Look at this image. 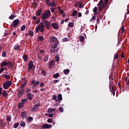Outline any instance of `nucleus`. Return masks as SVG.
<instances>
[{
	"label": "nucleus",
	"instance_id": "1",
	"mask_svg": "<svg viewBox=\"0 0 129 129\" xmlns=\"http://www.w3.org/2000/svg\"><path fill=\"white\" fill-rule=\"evenodd\" d=\"M50 41L52 43L51 46L53 48H57L58 45H59V40H58V38H57L55 36H51L50 37Z\"/></svg>",
	"mask_w": 129,
	"mask_h": 129
},
{
	"label": "nucleus",
	"instance_id": "2",
	"mask_svg": "<svg viewBox=\"0 0 129 129\" xmlns=\"http://www.w3.org/2000/svg\"><path fill=\"white\" fill-rule=\"evenodd\" d=\"M45 26H44V23L41 22L38 27L35 28V31L36 33H39V31L41 33H43L45 31Z\"/></svg>",
	"mask_w": 129,
	"mask_h": 129
},
{
	"label": "nucleus",
	"instance_id": "3",
	"mask_svg": "<svg viewBox=\"0 0 129 129\" xmlns=\"http://www.w3.org/2000/svg\"><path fill=\"white\" fill-rule=\"evenodd\" d=\"M50 17H51V11L50 10H47L41 15L42 20H47Z\"/></svg>",
	"mask_w": 129,
	"mask_h": 129
},
{
	"label": "nucleus",
	"instance_id": "4",
	"mask_svg": "<svg viewBox=\"0 0 129 129\" xmlns=\"http://www.w3.org/2000/svg\"><path fill=\"white\" fill-rule=\"evenodd\" d=\"M42 22L44 23V26L46 28L47 30H49L51 27V23H50V22L43 19H42Z\"/></svg>",
	"mask_w": 129,
	"mask_h": 129
},
{
	"label": "nucleus",
	"instance_id": "5",
	"mask_svg": "<svg viewBox=\"0 0 129 129\" xmlns=\"http://www.w3.org/2000/svg\"><path fill=\"white\" fill-rule=\"evenodd\" d=\"M12 82L10 81H7L5 82L3 84V88L5 89H8V88H9V87L12 85Z\"/></svg>",
	"mask_w": 129,
	"mask_h": 129
},
{
	"label": "nucleus",
	"instance_id": "6",
	"mask_svg": "<svg viewBox=\"0 0 129 129\" xmlns=\"http://www.w3.org/2000/svg\"><path fill=\"white\" fill-rule=\"evenodd\" d=\"M102 3H103V0H100L98 4V6H99V13H100V12H101V10H102L103 9V8H105V6H104L102 5Z\"/></svg>",
	"mask_w": 129,
	"mask_h": 129
},
{
	"label": "nucleus",
	"instance_id": "7",
	"mask_svg": "<svg viewBox=\"0 0 129 129\" xmlns=\"http://www.w3.org/2000/svg\"><path fill=\"white\" fill-rule=\"evenodd\" d=\"M20 24V20L19 19H15L13 22V28H16L18 27V25Z\"/></svg>",
	"mask_w": 129,
	"mask_h": 129
},
{
	"label": "nucleus",
	"instance_id": "8",
	"mask_svg": "<svg viewBox=\"0 0 129 129\" xmlns=\"http://www.w3.org/2000/svg\"><path fill=\"white\" fill-rule=\"evenodd\" d=\"M33 67H34V62H33V60H30L28 63V71L32 70L33 69Z\"/></svg>",
	"mask_w": 129,
	"mask_h": 129
},
{
	"label": "nucleus",
	"instance_id": "9",
	"mask_svg": "<svg viewBox=\"0 0 129 129\" xmlns=\"http://www.w3.org/2000/svg\"><path fill=\"white\" fill-rule=\"evenodd\" d=\"M31 83V84H34V87H37V86L40 84V81H37L36 82L35 80H32Z\"/></svg>",
	"mask_w": 129,
	"mask_h": 129
},
{
	"label": "nucleus",
	"instance_id": "10",
	"mask_svg": "<svg viewBox=\"0 0 129 129\" xmlns=\"http://www.w3.org/2000/svg\"><path fill=\"white\" fill-rule=\"evenodd\" d=\"M62 99H63V98L62 97V94H59L57 95V99L56 100V102H59V103H60Z\"/></svg>",
	"mask_w": 129,
	"mask_h": 129
},
{
	"label": "nucleus",
	"instance_id": "11",
	"mask_svg": "<svg viewBox=\"0 0 129 129\" xmlns=\"http://www.w3.org/2000/svg\"><path fill=\"white\" fill-rule=\"evenodd\" d=\"M39 106H40V105H39V104L35 105L34 106V107L31 108V111H36V110H38V109H39Z\"/></svg>",
	"mask_w": 129,
	"mask_h": 129
},
{
	"label": "nucleus",
	"instance_id": "12",
	"mask_svg": "<svg viewBox=\"0 0 129 129\" xmlns=\"http://www.w3.org/2000/svg\"><path fill=\"white\" fill-rule=\"evenodd\" d=\"M52 127L51 124H44L42 126V128H51Z\"/></svg>",
	"mask_w": 129,
	"mask_h": 129
},
{
	"label": "nucleus",
	"instance_id": "13",
	"mask_svg": "<svg viewBox=\"0 0 129 129\" xmlns=\"http://www.w3.org/2000/svg\"><path fill=\"white\" fill-rule=\"evenodd\" d=\"M51 27L54 29V30H56L59 28V26H58V24L56 23H52L51 24Z\"/></svg>",
	"mask_w": 129,
	"mask_h": 129
},
{
	"label": "nucleus",
	"instance_id": "14",
	"mask_svg": "<svg viewBox=\"0 0 129 129\" xmlns=\"http://www.w3.org/2000/svg\"><path fill=\"white\" fill-rule=\"evenodd\" d=\"M21 49V45H19V44H16L14 46V49L15 50V51H18Z\"/></svg>",
	"mask_w": 129,
	"mask_h": 129
},
{
	"label": "nucleus",
	"instance_id": "15",
	"mask_svg": "<svg viewBox=\"0 0 129 129\" xmlns=\"http://www.w3.org/2000/svg\"><path fill=\"white\" fill-rule=\"evenodd\" d=\"M56 48L57 47H53L52 45H51V48L49 49V51L50 52V53H55L56 52Z\"/></svg>",
	"mask_w": 129,
	"mask_h": 129
},
{
	"label": "nucleus",
	"instance_id": "16",
	"mask_svg": "<svg viewBox=\"0 0 129 129\" xmlns=\"http://www.w3.org/2000/svg\"><path fill=\"white\" fill-rule=\"evenodd\" d=\"M24 92H25V91H24V90L23 89L20 90L18 92V96L19 97H21V96L23 95V94L24 93Z\"/></svg>",
	"mask_w": 129,
	"mask_h": 129
},
{
	"label": "nucleus",
	"instance_id": "17",
	"mask_svg": "<svg viewBox=\"0 0 129 129\" xmlns=\"http://www.w3.org/2000/svg\"><path fill=\"white\" fill-rule=\"evenodd\" d=\"M36 16L38 17H40L41 16V14H42V9H40L36 12Z\"/></svg>",
	"mask_w": 129,
	"mask_h": 129
},
{
	"label": "nucleus",
	"instance_id": "18",
	"mask_svg": "<svg viewBox=\"0 0 129 129\" xmlns=\"http://www.w3.org/2000/svg\"><path fill=\"white\" fill-rule=\"evenodd\" d=\"M3 96L4 97H8L9 96V94L7 92V90H4L3 91Z\"/></svg>",
	"mask_w": 129,
	"mask_h": 129
},
{
	"label": "nucleus",
	"instance_id": "19",
	"mask_svg": "<svg viewBox=\"0 0 129 129\" xmlns=\"http://www.w3.org/2000/svg\"><path fill=\"white\" fill-rule=\"evenodd\" d=\"M57 6V4L55 3V0H52L51 3H50V6L52 8H54V7H56Z\"/></svg>",
	"mask_w": 129,
	"mask_h": 129
},
{
	"label": "nucleus",
	"instance_id": "20",
	"mask_svg": "<svg viewBox=\"0 0 129 129\" xmlns=\"http://www.w3.org/2000/svg\"><path fill=\"white\" fill-rule=\"evenodd\" d=\"M55 110H56V109H54L53 108H49L47 110V112H48V113H52V112H53V111H55Z\"/></svg>",
	"mask_w": 129,
	"mask_h": 129
},
{
	"label": "nucleus",
	"instance_id": "21",
	"mask_svg": "<svg viewBox=\"0 0 129 129\" xmlns=\"http://www.w3.org/2000/svg\"><path fill=\"white\" fill-rule=\"evenodd\" d=\"M70 72V70L69 69H66L63 70V73L65 75H68Z\"/></svg>",
	"mask_w": 129,
	"mask_h": 129
},
{
	"label": "nucleus",
	"instance_id": "22",
	"mask_svg": "<svg viewBox=\"0 0 129 129\" xmlns=\"http://www.w3.org/2000/svg\"><path fill=\"white\" fill-rule=\"evenodd\" d=\"M23 60L25 61V62H27V61H28V56H27V55L26 54H24L23 55V57H22Z\"/></svg>",
	"mask_w": 129,
	"mask_h": 129
},
{
	"label": "nucleus",
	"instance_id": "23",
	"mask_svg": "<svg viewBox=\"0 0 129 129\" xmlns=\"http://www.w3.org/2000/svg\"><path fill=\"white\" fill-rule=\"evenodd\" d=\"M27 98L29 100H32L33 98H32V93H28L27 94Z\"/></svg>",
	"mask_w": 129,
	"mask_h": 129
},
{
	"label": "nucleus",
	"instance_id": "24",
	"mask_svg": "<svg viewBox=\"0 0 129 129\" xmlns=\"http://www.w3.org/2000/svg\"><path fill=\"white\" fill-rule=\"evenodd\" d=\"M0 125L1 126H5L6 125V122H4V120L0 119Z\"/></svg>",
	"mask_w": 129,
	"mask_h": 129
},
{
	"label": "nucleus",
	"instance_id": "25",
	"mask_svg": "<svg viewBox=\"0 0 129 129\" xmlns=\"http://www.w3.org/2000/svg\"><path fill=\"white\" fill-rule=\"evenodd\" d=\"M53 66H54V61L53 60H51L49 63V68H52V67Z\"/></svg>",
	"mask_w": 129,
	"mask_h": 129
},
{
	"label": "nucleus",
	"instance_id": "26",
	"mask_svg": "<svg viewBox=\"0 0 129 129\" xmlns=\"http://www.w3.org/2000/svg\"><path fill=\"white\" fill-rule=\"evenodd\" d=\"M24 106V103H22V102H20L18 104V108L19 109L22 108Z\"/></svg>",
	"mask_w": 129,
	"mask_h": 129
},
{
	"label": "nucleus",
	"instance_id": "27",
	"mask_svg": "<svg viewBox=\"0 0 129 129\" xmlns=\"http://www.w3.org/2000/svg\"><path fill=\"white\" fill-rule=\"evenodd\" d=\"M7 120L8 121H9V122H10V121H11V120H12V116L7 115Z\"/></svg>",
	"mask_w": 129,
	"mask_h": 129
},
{
	"label": "nucleus",
	"instance_id": "28",
	"mask_svg": "<svg viewBox=\"0 0 129 129\" xmlns=\"http://www.w3.org/2000/svg\"><path fill=\"white\" fill-rule=\"evenodd\" d=\"M21 117L22 118H25L26 117V112L24 111L21 113Z\"/></svg>",
	"mask_w": 129,
	"mask_h": 129
},
{
	"label": "nucleus",
	"instance_id": "29",
	"mask_svg": "<svg viewBox=\"0 0 129 129\" xmlns=\"http://www.w3.org/2000/svg\"><path fill=\"white\" fill-rule=\"evenodd\" d=\"M59 76H60V74L59 73H56L54 75H53L52 76V77L53 78H58V77H59Z\"/></svg>",
	"mask_w": 129,
	"mask_h": 129
},
{
	"label": "nucleus",
	"instance_id": "30",
	"mask_svg": "<svg viewBox=\"0 0 129 129\" xmlns=\"http://www.w3.org/2000/svg\"><path fill=\"white\" fill-rule=\"evenodd\" d=\"M48 59H49V56L46 54L43 58L44 62H47V61H48Z\"/></svg>",
	"mask_w": 129,
	"mask_h": 129
},
{
	"label": "nucleus",
	"instance_id": "31",
	"mask_svg": "<svg viewBox=\"0 0 129 129\" xmlns=\"http://www.w3.org/2000/svg\"><path fill=\"white\" fill-rule=\"evenodd\" d=\"M15 17H16V16L15 15V14H12L9 16V19L10 20H14V19H15Z\"/></svg>",
	"mask_w": 129,
	"mask_h": 129
},
{
	"label": "nucleus",
	"instance_id": "32",
	"mask_svg": "<svg viewBox=\"0 0 129 129\" xmlns=\"http://www.w3.org/2000/svg\"><path fill=\"white\" fill-rule=\"evenodd\" d=\"M104 7H106L108 5V0H105V3H102V4Z\"/></svg>",
	"mask_w": 129,
	"mask_h": 129
},
{
	"label": "nucleus",
	"instance_id": "33",
	"mask_svg": "<svg viewBox=\"0 0 129 129\" xmlns=\"http://www.w3.org/2000/svg\"><path fill=\"white\" fill-rule=\"evenodd\" d=\"M111 82H110V84H109V89H110V91H111L112 90V89H114V87H113V86H112V85H111V84L110 83Z\"/></svg>",
	"mask_w": 129,
	"mask_h": 129
},
{
	"label": "nucleus",
	"instance_id": "34",
	"mask_svg": "<svg viewBox=\"0 0 129 129\" xmlns=\"http://www.w3.org/2000/svg\"><path fill=\"white\" fill-rule=\"evenodd\" d=\"M7 65H8V62L7 61H4L1 64V67L3 68L4 67V66H7Z\"/></svg>",
	"mask_w": 129,
	"mask_h": 129
},
{
	"label": "nucleus",
	"instance_id": "35",
	"mask_svg": "<svg viewBox=\"0 0 129 129\" xmlns=\"http://www.w3.org/2000/svg\"><path fill=\"white\" fill-rule=\"evenodd\" d=\"M26 30V25H22L20 28V31L23 32V31H25Z\"/></svg>",
	"mask_w": 129,
	"mask_h": 129
},
{
	"label": "nucleus",
	"instance_id": "36",
	"mask_svg": "<svg viewBox=\"0 0 129 129\" xmlns=\"http://www.w3.org/2000/svg\"><path fill=\"white\" fill-rule=\"evenodd\" d=\"M38 40H39V41H41V42H43V41H44V37H43L42 36H39L38 37Z\"/></svg>",
	"mask_w": 129,
	"mask_h": 129
},
{
	"label": "nucleus",
	"instance_id": "37",
	"mask_svg": "<svg viewBox=\"0 0 129 129\" xmlns=\"http://www.w3.org/2000/svg\"><path fill=\"white\" fill-rule=\"evenodd\" d=\"M7 66H8V67H11V68H12V67H14V65H13V63H11V62H7Z\"/></svg>",
	"mask_w": 129,
	"mask_h": 129
},
{
	"label": "nucleus",
	"instance_id": "38",
	"mask_svg": "<svg viewBox=\"0 0 129 129\" xmlns=\"http://www.w3.org/2000/svg\"><path fill=\"white\" fill-rule=\"evenodd\" d=\"M74 26V24L72 22L69 23V24H68L69 28H73Z\"/></svg>",
	"mask_w": 129,
	"mask_h": 129
},
{
	"label": "nucleus",
	"instance_id": "39",
	"mask_svg": "<svg viewBox=\"0 0 129 129\" xmlns=\"http://www.w3.org/2000/svg\"><path fill=\"white\" fill-rule=\"evenodd\" d=\"M45 115H47V116H48L49 117H53V116H54V114L51 113V114H49V113H45Z\"/></svg>",
	"mask_w": 129,
	"mask_h": 129
},
{
	"label": "nucleus",
	"instance_id": "40",
	"mask_svg": "<svg viewBox=\"0 0 129 129\" xmlns=\"http://www.w3.org/2000/svg\"><path fill=\"white\" fill-rule=\"evenodd\" d=\"M95 20H96V17H95V16H93V17H92V18H91L90 19V22H93V21H95Z\"/></svg>",
	"mask_w": 129,
	"mask_h": 129
},
{
	"label": "nucleus",
	"instance_id": "41",
	"mask_svg": "<svg viewBox=\"0 0 129 129\" xmlns=\"http://www.w3.org/2000/svg\"><path fill=\"white\" fill-rule=\"evenodd\" d=\"M80 42H82V43L84 42V36H81L80 38Z\"/></svg>",
	"mask_w": 129,
	"mask_h": 129
},
{
	"label": "nucleus",
	"instance_id": "42",
	"mask_svg": "<svg viewBox=\"0 0 129 129\" xmlns=\"http://www.w3.org/2000/svg\"><path fill=\"white\" fill-rule=\"evenodd\" d=\"M21 126L24 127V126H26V122L22 121L20 123Z\"/></svg>",
	"mask_w": 129,
	"mask_h": 129
},
{
	"label": "nucleus",
	"instance_id": "43",
	"mask_svg": "<svg viewBox=\"0 0 129 129\" xmlns=\"http://www.w3.org/2000/svg\"><path fill=\"white\" fill-rule=\"evenodd\" d=\"M41 74L43 75V76H46V71L42 70L41 71Z\"/></svg>",
	"mask_w": 129,
	"mask_h": 129
},
{
	"label": "nucleus",
	"instance_id": "44",
	"mask_svg": "<svg viewBox=\"0 0 129 129\" xmlns=\"http://www.w3.org/2000/svg\"><path fill=\"white\" fill-rule=\"evenodd\" d=\"M76 14H77V11H74L72 14V17H75V16H76Z\"/></svg>",
	"mask_w": 129,
	"mask_h": 129
},
{
	"label": "nucleus",
	"instance_id": "45",
	"mask_svg": "<svg viewBox=\"0 0 129 129\" xmlns=\"http://www.w3.org/2000/svg\"><path fill=\"white\" fill-rule=\"evenodd\" d=\"M45 1H46V5H47V6H49V7H50L51 5V2H50V0H45Z\"/></svg>",
	"mask_w": 129,
	"mask_h": 129
},
{
	"label": "nucleus",
	"instance_id": "46",
	"mask_svg": "<svg viewBox=\"0 0 129 129\" xmlns=\"http://www.w3.org/2000/svg\"><path fill=\"white\" fill-rule=\"evenodd\" d=\"M29 35L31 36V37H33V36H34V32L32 31H29Z\"/></svg>",
	"mask_w": 129,
	"mask_h": 129
},
{
	"label": "nucleus",
	"instance_id": "47",
	"mask_svg": "<svg viewBox=\"0 0 129 129\" xmlns=\"http://www.w3.org/2000/svg\"><path fill=\"white\" fill-rule=\"evenodd\" d=\"M19 123H15L13 125V127H14V128H17L18 126H19Z\"/></svg>",
	"mask_w": 129,
	"mask_h": 129
},
{
	"label": "nucleus",
	"instance_id": "48",
	"mask_svg": "<svg viewBox=\"0 0 129 129\" xmlns=\"http://www.w3.org/2000/svg\"><path fill=\"white\" fill-rule=\"evenodd\" d=\"M55 58V61H56L57 62H59V61H60V58L58 55H56Z\"/></svg>",
	"mask_w": 129,
	"mask_h": 129
},
{
	"label": "nucleus",
	"instance_id": "49",
	"mask_svg": "<svg viewBox=\"0 0 129 129\" xmlns=\"http://www.w3.org/2000/svg\"><path fill=\"white\" fill-rule=\"evenodd\" d=\"M28 100V99L25 98V99H23L22 100V102L21 103H23V104H25V103L26 102V101H27Z\"/></svg>",
	"mask_w": 129,
	"mask_h": 129
},
{
	"label": "nucleus",
	"instance_id": "50",
	"mask_svg": "<svg viewBox=\"0 0 129 129\" xmlns=\"http://www.w3.org/2000/svg\"><path fill=\"white\" fill-rule=\"evenodd\" d=\"M2 57H6V56H7V52L6 51H4L2 52Z\"/></svg>",
	"mask_w": 129,
	"mask_h": 129
},
{
	"label": "nucleus",
	"instance_id": "51",
	"mask_svg": "<svg viewBox=\"0 0 129 129\" xmlns=\"http://www.w3.org/2000/svg\"><path fill=\"white\" fill-rule=\"evenodd\" d=\"M98 10V9H97V7H95L93 9V13H96V12H97Z\"/></svg>",
	"mask_w": 129,
	"mask_h": 129
},
{
	"label": "nucleus",
	"instance_id": "52",
	"mask_svg": "<svg viewBox=\"0 0 129 129\" xmlns=\"http://www.w3.org/2000/svg\"><path fill=\"white\" fill-rule=\"evenodd\" d=\"M32 120H33V117L29 116L28 119V121L30 122L32 121Z\"/></svg>",
	"mask_w": 129,
	"mask_h": 129
},
{
	"label": "nucleus",
	"instance_id": "53",
	"mask_svg": "<svg viewBox=\"0 0 129 129\" xmlns=\"http://www.w3.org/2000/svg\"><path fill=\"white\" fill-rule=\"evenodd\" d=\"M52 99L53 100H55V101H56V100H57V96H56V95H53L52 96Z\"/></svg>",
	"mask_w": 129,
	"mask_h": 129
},
{
	"label": "nucleus",
	"instance_id": "54",
	"mask_svg": "<svg viewBox=\"0 0 129 129\" xmlns=\"http://www.w3.org/2000/svg\"><path fill=\"white\" fill-rule=\"evenodd\" d=\"M6 79L9 80L11 78V76L5 75Z\"/></svg>",
	"mask_w": 129,
	"mask_h": 129
},
{
	"label": "nucleus",
	"instance_id": "55",
	"mask_svg": "<svg viewBox=\"0 0 129 129\" xmlns=\"http://www.w3.org/2000/svg\"><path fill=\"white\" fill-rule=\"evenodd\" d=\"M59 110L60 112H63L64 111V109H63V107H59Z\"/></svg>",
	"mask_w": 129,
	"mask_h": 129
},
{
	"label": "nucleus",
	"instance_id": "56",
	"mask_svg": "<svg viewBox=\"0 0 129 129\" xmlns=\"http://www.w3.org/2000/svg\"><path fill=\"white\" fill-rule=\"evenodd\" d=\"M111 93H112L113 96L115 95V92H114V89H112V90L110 91Z\"/></svg>",
	"mask_w": 129,
	"mask_h": 129
},
{
	"label": "nucleus",
	"instance_id": "57",
	"mask_svg": "<svg viewBox=\"0 0 129 129\" xmlns=\"http://www.w3.org/2000/svg\"><path fill=\"white\" fill-rule=\"evenodd\" d=\"M67 40H68V38H64L62 39V42H67Z\"/></svg>",
	"mask_w": 129,
	"mask_h": 129
},
{
	"label": "nucleus",
	"instance_id": "58",
	"mask_svg": "<svg viewBox=\"0 0 129 129\" xmlns=\"http://www.w3.org/2000/svg\"><path fill=\"white\" fill-rule=\"evenodd\" d=\"M47 122H48V123H52V119H48L47 120Z\"/></svg>",
	"mask_w": 129,
	"mask_h": 129
},
{
	"label": "nucleus",
	"instance_id": "59",
	"mask_svg": "<svg viewBox=\"0 0 129 129\" xmlns=\"http://www.w3.org/2000/svg\"><path fill=\"white\" fill-rule=\"evenodd\" d=\"M39 23H40V19H37L35 21V24H36L37 25H38V24H39Z\"/></svg>",
	"mask_w": 129,
	"mask_h": 129
},
{
	"label": "nucleus",
	"instance_id": "60",
	"mask_svg": "<svg viewBox=\"0 0 129 129\" xmlns=\"http://www.w3.org/2000/svg\"><path fill=\"white\" fill-rule=\"evenodd\" d=\"M117 58H118V54L117 53L114 55V59H117Z\"/></svg>",
	"mask_w": 129,
	"mask_h": 129
},
{
	"label": "nucleus",
	"instance_id": "61",
	"mask_svg": "<svg viewBox=\"0 0 129 129\" xmlns=\"http://www.w3.org/2000/svg\"><path fill=\"white\" fill-rule=\"evenodd\" d=\"M59 14H60V15H63V14H64V10H60V11H59Z\"/></svg>",
	"mask_w": 129,
	"mask_h": 129
},
{
	"label": "nucleus",
	"instance_id": "62",
	"mask_svg": "<svg viewBox=\"0 0 129 129\" xmlns=\"http://www.w3.org/2000/svg\"><path fill=\"white\" fill-rule=\"evenodd\" d=\"M79 3H80V4H79V8H80V9H81V8H82V4L81 3V1H80L79 2Z\"/></svg>",
	"mask_w": 129,
	"mask_h": 129
},
{
	"label": "nucleus",
	"instance_id": "63",
	"mask_svg": "<svg viewBox=\"0 0 129 129\" xmlns=\"http://www.w3.org/2000/svg\"><path fill=\"white\" fill-rule=\"evenodd\" d=\"M44 86V83L41 82L40 84V87H41V88H42V87H43Z\"/></svg>",
	"mask_w": 129,
	"mask_h": 129
},
{
	"label": "nucleus",
	"instance_id": "64",
	"mask_svg": "<svg viewBox=\"0 0 129 129\" xmlns=\"http://www.w3.org/2000/svg\"><path fill=\"white\" fill-rule=\"evenodd\" d=\"M121 58H123L124 57V52H122L121 54Z\"/></svg>",
	"mask_w": 129,
	"mask_h": 129
}]
</instances>
